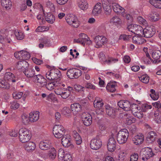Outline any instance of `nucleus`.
Returning <instances> with one entry per match:
<instances>
[{
	"instance_id": "obj_1",
	"label": "nucleus",
	"mask_w": 161,
	"mask_h": 161,
	"mask_svg": "<svg viewBox=\"0 0 161 161\" xmlns=\"http://www.w3.org/2000/svg\"><path fill=\"white\" fill-rule=\"evenodd\" d=\"M61 76L60 71L58 69H52L46 73V77L49 80L60 81Z\"/></svg>"
},
{
	"instance_id": "obj_2",
	"label": "nucleus",
	"mask_w": 161,
	"mask_h": 161,
	"mask_svg": "<svg viewBox=\"0 0 161 161\" xmlns=\"http://www.w3.org/2000/svg\"><path fill=\"white\" fill-rule=\"evenodd\" d=\"M19 140L21 142H27L31 139V133L28 130L22 128L19 130Z\"/></svg>"
},
{
	"instance_id": "obj_3",
	"label": "nucleus",
	"mask_w": 161,
	"mask_h": 161,
	"mask_svg": "<svg viewBox=\"0 0 161 161\" xmlns=\"http://www.w3.org/2000/svg\"><path fill=\"white\" fill-rule=\"evenodd\" d=\"M64 84L62 83L61 86H59L55 90V92L57 95H60L64 99H66L70 95V92L67 88H64Z\"/></svg>"
},
{
	"instance_id": "obj_4",
	"label": "nucleus",
	"mask_w": 161,
	"mask_h": 161,
	"mask_svg": "<svg viewBox=\"0 0 161 161\" xmlns=\"http://www.w3.org/2000/svg\"><path fill=\"white\" fill-rule=\"evenodd\" d=\"M129 136V132L127 129H122L119 131L117 135V140L118 142L120 144L125 143L127 142Z\"/></svg>"
},
{
	"instance_id": "obj_5",
	"label": "nucleus",
	"mask_w": 161,
	"mask_h": 161,
	"mask_svg": "<svg viewBox=\"0 0 161 161\" xmlns=\"http://www.w3.org/2000/svg\"><path fill=\"white\" fill-rule=\"evenodd\" d=\"M67 22L70 25L74 28H77L80 25V22L76 17L72 14H69L65 16Z\"/></svg>"
},
{
	"instance_id": "obj_6",
	"label": "nucleus",
	"mask_w": 161,
	"mask_h": 161,
	"mask_svg": "<svg viewBox=\"0 0 161 161\" xmlns=\"http://www.w3.org/2000/svg\"><path fill=\"white\" fill-rule=\"evenodd\" d=\"M156 29L155 27L152 25L150 27H147L143 29L141 31L142 34L141 36L147 38L152 37L155 33Z\"/></svg>"
},
{
	"instance_id": "obj_7",
	"label": "nucleus",
	"mask_w": 161,
	"mask_h": 161,
	"mask_svg": "<svg viewBox=\"0 0 161 161\" xmlns=\"http://www.w3.org/2000/svg\"><path fill=\"white\" fill-rule=\"evenodd\" d=\"M65 132L64 127L61 125H56L53 127V134L56 138H60L62 137Z\"/></svg>"
},
{
	"instance_id": "obj_8",
	"label": "nucleus",
	"mask_w": 161,
	"mask_h": 161,
	"mask_svg": "<svg viewBox=\"0 0 161 161\" xmlns=\"http://www.w3.org/2000/svg\"><path fill=\"white\" fill-rule=\"evenodd\" d=\"M75 42L81 43L82 44H86L88 45H91L92 42L90 38L87 36L84 33H80L79 35V38L77 39L74 40Z\"/></svg>"
},
{
	"instance_id": "obj_9",
	"label": "nucleus",
	"mask_w": 161,
	"mask_h": 161,
	"mask_svg": "<svg viewBox=\"0 0 161 161\" xmlns=\"http://www.w3.org/2000/svg\"><path fill=\"white\" fill-rule=\"evenodd\" d=\"M141 152L143 154L142 159L144 161H146L154 155L152 149L149 147H146L142 148Z\"/></svg>"
},
{
	"instance_id": "obj_10",
	"label": "nucleus",
	"mask_w": 161,
	"mask_h": 161,
	"mask_svg": "<svg viewBox=\"0 0 161 161\" xmlns=\"http://www.w3.org/2000/svg\"><path fill=\"white\" fill-rule=\"evenodd\" d=\"M81 75V70L77 68L70 69L67 72V76L70 79L77 78Z\"/></svg>"
},
{
	"instance_id": "obj_11",
	"label": "nucleus",
	"mask_w": 161,
	"mask_h": 161,
	"mask_svg": "<svg viewBox=\"0 0 161 161\" xmlns=\"http://www.w3.org/2000/svg\"><path fill=\"white\" fill-rule=\"evenodd\" d=\"M96 44L95 47L98 48L106 44L108 42L107 39L104 36H97L94 39Z\"/></svg>"
},
{
	"instance_id": "obj_12",
	"label": "nucleus",
	"mask_w": 161,
	"mask_h": 161,
	"mask_svg": "<svg viewBox=\"0 0 161 161\" xmlns=\"http://www.w3.org/2000/svg\"><path fill=\"white\" fill-rule=\"evenodd\" d=\"M127 28L129 31L137 35L141 36L142 34L141 31L142 30V27L139 25L130 24L128 25Z\"/></svg>"
},
{
	"instance_id": "obj_13",
	"label": "nucleus",
	"mask_w": 161,
	"mask_h": 161,
	"mask_svg": "<svg viewBox=\"0 0 161 161\" xmlns=\"http://www.w3.org/2000/svg\"><path fill=\"white\" fill-rule=\"evenodd\" d=\"M112 6L113 10L116 13L121 14L123 17L125 16V10L124 8L116 3H112Z\"/></svg>"
},
{
	"instance_id": "obj_14",
	"label": "nucleus",
	"mask_w": 161,
	"mask_h": 161,
	"mask_svg": "<svg viewBox=\"0 0 161 161\" xmlns=\"http://www.w3.org/2000/svg\"><path fill=\"white\" fill-rule=\"evenodd\" d=\"M140 108L137 105L133 104L131 105L130 109L133 114L139 118H142L143 116V114L140 110Z\"/></svg>"
},
{
	"instance_id": "obj_15",
	"label": "nucleus",
	"mask_w": 161,
	"mask_h": 161,
	"mask_svg": "<svg viewBox=\"0 0 161 161\" xmlns=\"http://www.w3.org/2000/svg\"><path fill=\"white\" fill-rule=\"evenodd\" d=\"M81 118L84 124L85 125L88 126L92 124V117L88 113H85L82 114L81 115Z\"/></svg>"
},
{
	"instance_id": "obj_16",
	"label": "nucleus",
	"mask_w": 161,
	"mask_h": 161,
	"mask_svg": "<svg viewBox=\"0 0 161 161\" xmlns=\"http://www.w3.org/2000/svg\"><path fill=\"white\" fill-rule=\"evenodd\" d=\"M102 145V142L99 139L93 138L91 140L90 142V147L94 150L99 149Z\"/></svg>"
},
{
	"instance_id": "obj_17",
	"label": "nucleus",
	"mask_w": 161,
	"mask_h": 161,
	"mask_svg": "<svg viewBox=\"0 0 161 161\" xmlns=\"http://www.w3.org/2000/svg\"><path fill=\"white\" fill-rule=\"evenodd\" d=\"M103 12L102 4L100 3H97L93 7L92 11V14L95 16H97L101 14Z\"/></svg>"
},
{
	"instance_id": "obj_18",
	"label": "nucleus",
	"mask_w": 161,
	"mask_h": 161,
	"mask_svg": "<svg viewBox=\"0 0 161 161\" xmlns=\"http://www.w3.org/2000/svg\"><path fill=\"white\" fill-rule=\"evenodd\" d=\"M144 140V136L140 134L135 136L132 138V141L133 143L137 146L142 144L143 143Z\"/></svg>"
},
{
	"instance_id": "obj_19",
	"label": "nucleus",
	"mask_w": 161,
	"mask_h": 161,
	"mask_svg": "<svg viewBox=\"0 0 161 161\" xmlns=\"http://www.w3.org/2000/svg\"><path fill=\"white\" fill-rule=\"evenodd\" d=\"M118 106L125 111L130 110L131 105L129 101L126 100H121L118 103Z\"/></svg>"
},
{
	"instance_id": "obj_20",
	"label": "nucleus",
	"mask_w": 161,
	"mask_h": 161,
	"mask_svg": "<svg viewBox=\"0 0 161 161\" xmlns=\"http://www.w3.org/2000/svg\"><path fill=\"white\" fill-rule=\"evenodd\" d=\"M116 142L113 135H112L109 138L108 142V151L110 152L114 151L116 147Z\"/></svg>"
},
{
	"instance_id": "obj_21",
	"label": "nucleus",
	"mask_w": 161,
	"mask_h": 161,
	"mask_svg": "<svg viewBox=\"0 0 161 161\" xmlns=\"http://www.w3.org/2000/svg\"><path fill=\"white\" fill-rule=\"evenodd\" d=\"M33 80L37 81L39 85L42 87H44L46 85L47 80L42 75H35Z\"/></svg>"
},
{
	"instance_id": "obj_22",
	"label": "nucleus",
	"mask_w": 161,
	"mask_h": 161,
	"mask_svg": "<svg viewBox=\"0 0 161 161\" xmlns=\"http://www.w3.org/2000/svg\"><path fill=\"white\" fill-rule=\"evenodd\" d=\"M51 142L49 140H43L40 142L39 144V147L42 150H47L50 148Z\"/></svg>"
},
{
	"instance_id": "obj_23",
	"label": "nucleus",
	"mask_w": 161,
	"mask_h": 161,
	"mask_svg": "<svg viewBox=\"0 0 161 161\" xmlns=\"http://www.w3.org/2000/svg\"><path fill=\"white\" fill-rule=\"evenodd\" d=\"M71 139L70 135H66L64 136L62 138V144L64 147H68L71 144Z\"/></svg>"
},
{
	"instance_id": "obj_24",
	"label": "nucleus",
	"mask_w": 161,
	"mask_h": 161,
	"mask_svg": "<svg viewBox=\"0 0 161 161\" xmlns=\"http://www.w3.org/2000/svg\"><path fill=\"white\" fill-rule=\"evenodd\" d=\"M28 65V63L26 61H20L17 63L16 68L20 71H23L26 69V68H27Z\"/></svg>"
},
{
	"instance_id": "obj_25",
	"label": "nucleus",
	"mask_w": 161,
	"mask_h": 161,
	"mask_svg": "<svg viewBox=\"0 0 161 161\" xmlns=\"http://www.w3.org/2000/svg\"><path fill=\"white\" fill-rule=\"evenodd\" d=\"M77 4L78 8L83 10L88 8V4L86 0H77Z\"/></svg>"
},
{
	"instance_id": "obj_26",
	"label": "nucleus",
	"mask_w": 161,
	"mask_h": 161,
	"mask_svg": "<svg viewBox=\"0 0 161 161\" xmlns=\"http://www.w3.org/2000/svg\"><path fill=\"white\" fill-rule=\"evenodd\" d=\"M61 85L62 83L60 81H55L54 82L48 83L47 84H46L45 86L48 90H51L54 88L56 89Z\"/></svg>"
},
{
	"instance_id": "obj_27",
	"label": "nucleus",
	"mask_w": 161,
	"mask_h": 161,
	"mask_svg": "<svg viewBox=\"0 0 161 161\" xmlns=\"http://www.w3.org/2000/svg\"><path fill=\"white\" fill-rule=\"evenodd\" d=\"M71 109L73 114H77L81 109V105L78 103H75L71 105Z\"/></svg>"
},
{
	"instance_id": "obj_28",
	"label": "nucleus",
	"mask_w": 161,
	"mask_h": 161,
	"mask_svg": "<svg viewBox=\"0 0 161 161\" xmlns=\"http://www.w3.org/2000/svg\"><path fill=\"white\" fill-rule=\"evenodd\" d=\"M161 55V53L159 51L153 52L152 54L153 61H152L154 64H158L160 60L159 59Z\"/></svg>"
},
{
	"instance_id": "obj_29",
	"label": "nucleus",
	"mask_w": 161,
	"mask_h": 161,
	"mask_svg": "<svg viewBox=\"0 0 161 161\" xmlns=\"http://www.w3.org/2000/svg\"><path fill=\"white\" fill-rule=\"evenodd\" d=\"M142 36L137 35L134 36L132 38L133 43L137 44H141L145 42L144 38Z\"/></svg>"
},
{
	"instance_id": "obj_30",
	"label": "nucleus",
	"mask_w": 161,
	"mask_h": 161,
	"mask_svg": "<svg viewBox=\"0 0 161 161\" xmlns=\"http://www.w3.org/2000/svg\"><path fill=\"white\" fill-rule=\"evenodd\" d=\"M29 117L31 122H33L37 121L39 117V112L36 111L30 113L29 114Z\"/></svg>"
},
{
	"instance_id": "obj_31",
	"label": "nucleus",
	"mask_w": 161,
	"mask_h": 161,
	"mask_svg": "<svg viewBox=\"0 0 161 161\" xmlns=\"http://www.w3.org/2000/svg\"><path fill=\"white\" fill-rule=\"evenodd\" d=\"M157 136V134L155 132H150L147 137V141L149 143H152L155 141Z\"/></svg>"
},
{
	"instance_id": "obj_32",
	"label": "nucleus",
	"mask_w": 161,
	"mask_h": 161,
	"mask_svg": "<svg viewBox=\"0 0 161 161\" xmlns=\"http://www.w3.org/2000/svg\"><path fill=\"white\" fill-rule=\"evenodd\" d=\"M25 150L28 152H31L34 150L36 147L35 144L31 142H28L25 145Z\"/></svg>"
},
{
	"instance_id": "obj_33",
	"label": "nucleus",
	"mask_w": 161,
	"mask_h": 161,
	"mask_svg": "<svg viewBox=\"0 0 161 161\" xmlns=\"http://www.w3.org/2000/svg\"><path fill=\"white\" fill-rule=\"evenodd\" d=\"M116 83L115 82H110L108 83L106 86V89L108 92H114L116 90L115 86Z\"/></svg>"
},
{
	"instance_id": "obj_34",
	"label": "nucleus",
	"mask_w": 161,
	"mask_h": 161,
	"mask_svg": "<svg viewBox=\"0 0 161 161\" xmlns=\"http://www.w3.org/2000/svg\"><path fill=\"white\" fill-rule=\"evenodd\" d=\"M45 19L48 23L50 24L53 23L55 20L54 16L51 13H48L47 15H45Z\"/></svg>"
},
{
	"instance_id": "obj_35",
	"label": "nucleus",
	"mask_w": 161,
	"mask_h": 161,
	"mask_svg": "<svg viewBox=\"0 0 161 161\" xmlns=\"http://www.w3.org/2000/svg\"><path fill=\"white\" fill-rule=\"evenodd\" d=\"M14 76L12 73L8 72L5 74L4 78L6 80L14 82L16 81V80L14 79Z\"/></svg>"
},
{
	"instance_id": "obj_36",
	"label": "nucleus",
	"mask_w": 161,
	"mask_h": 161,
	"mask_svg": "<svg viewBox=\"0 0 161 161\" xmlns=\"http://www.w3.org/2000/svg\"><path fill=\"white\" fill-rule=\"evenodd\" d=\"M104 14L106 15H109L112 12L111 6L109 4H102Z\"/></svg>"
},
{
	"instance_id": "obj_37",
	"label": "nucleus",
	"mask_w": 161,
	"mask_h": 161,
	"mask_svg": "<svg viewBox=\"0 0 161 161\" xmlns=\"http://www.w3.org/2000/svg\"><path fill=\"white\" fill-rule=\"evenodd\" d=\"M24 73L27 78H32L34 79L35 75V70L34 69H29L27 70L24 71Z\"/></svg>"
},
{
	"instance_id": "obj_38",
	"label": "nucleus",
	"mask_w": 161,
	"mask_h": 161,
	"mask_svg": "<svg viewBox=\"0 0 161 161\" xmlns=\"http://www.w3.org/2000/svg\"><path fill=\"white\" fill-rule=\"evenodd\" d=\"M73 135L76 144L78 145H80L82 142V140L79 134L76 131H74L73 132Z\"/></svg>"
},
{
	"instance_id": "obj_39",
	"label": "nucleus",
	"mask_w": 161,
	"mask_h": 161,
	"mask_svg": "<svg viewBox=\"0 0 161 161\" xmlns=\"http://www.w3.org/2000/svg\"><path fill=\"white\" fill-rule=\"evenodd\" d=\"M1 3L2 6L6 9L8 10L12 6V3L10 0H1Z\"/></svg>"
},
{
	"instance_id": "obj_40",
	"label": "nucleus",
	"mask_w": 161,
	"mask_h": 161,
	"mask_svg": "<svg viewBox=\"0 0 161 161\" xmlns=\"http://www.w3.org/2000/svg\"><path fill=\"white\" fill-rule=\"evenodd\" d=\"M48 156L49 158L52 159L55 158L57 155V151L55 148L52 147L50 148L48 152Z\"/></svg>"
},
{
	"instance_id": "obj_41",
	"label": "nucleus",
	"mask_w": 161,
	"mask_h": 161,
	"mask_svg": "<svg viewBox=\"0 0 161 161\" xmlns=\"http://www.w3.org/2000/svg\"><path fill=\"white\" fill-rule=\"evenodd\" d=\"M149 3L155 8H161V0H149Z\"/></svg>"
},
{
	"instance_id": "obj_42",
	"label": "nucleus",
	"mask_w": 161,
	"mask_h": 161,
	"mask_svg": "<svg viewBox=\"0 0 161 161\" xmlns=\"http://www.w3.org/2000/svg\"><path fill=\"white\" fill-rule=\"evenodd\" d=\"M93 104L94 107L97 108H102L104 104L101 99L97 98L94 100Z\"/></svg>"
},
{
	"instance_id": "obj_43",
	"label": "nucleus",
	"mask_w": 161,
	"mask_h": 161,
	"mask_svg": "<svg viewBox=\"0 0 161 161\" xmlns=\"http://www.w3.org/2000/svg\"><path fill=\"white\" fill-rule=\"evenodd\" d=\"M105 108L106 112L108 115L110 116L114 115V110L113 108L109 105H105Z\"/></svg>"
},
{
	"instance_id": "obj_44",
	"label": "nucleus",
	"mask_w": 161,
	"mask_h": 161,
	"mask_svg": "<svg viewBox=\"0 0 161 161\" xmlns=\"http://www.w3.org/2000/svg\"><path fill=\"white\" fill-rule=\"evenodd\" d=\"M110 21L111 23L115 25H119L121 23V21L120 18L116 16L111 18Z\"/></svg>"
},
{
	"instance_id": "obj_45",
	"label": "nucleus",
	"mask_w": 161,
	"mask_h": 161,
	"mask_svg": "<svg viewBox=\"0 0 161 161\" xmlns=\"http://www.w3.org/2000/svg\"><path fill=\"white\" fill-rule=\"evenodd\" d=\"M40 12L37 16V18L39 20L41 21H43L44 19V15L45 14L44 10L42 7L40 5Z\"/></svg>"
},
{
	"instance_id": "obj_46",
	"label": "nucleus",
	"mask_w": 161,
	"mask_h": 161,
	"mask_svg": "<svg viewBox=\"0 0 161 161\" xmlns=\"http://www.w3.org/2000/svg\"><path fill=\"white\" fill-rule=\"evenodd\" d=\"M10 87L8 82L4 79H0V87L5 89H8Z\"/></svg>"
},
{
	"instance_id": "obj_47",
	"label": "nucleus",
	"mask_w": 161,
	"mask_h": 161,
	"mask_svg": "<svg viewBox=\"0 0 161 161\" xmlns=\"http://www.w3.org/2000/svg\"><path fill=\"white\" fill-rule=\"evenodd\" d=\"M21 120L22 122L25 125H28L31 121L30 117L25 114L22 115Z\"/></svg>"
},
{
	"instance_id": "obj_48",
	"label": "nucleus",
	"mask_w": 161,
	"mask_h": 161,
	"mask_svg": "<svg viewBox=\"0 0 161 161\" xmlns=\"http://www.w3.org/2000/svg\"><path fill=\"white\" fill-rule=\"evenodd\" d=\"M118 157L119 159L124 160L126 155V152L124 150L121 149L119 148L118 149Z\"/></svg>"
},
{
	"instance_id": "obj_49",
	"label": "nucleus",
	"mask_w": 161,
	"mask_h": 161,
	"mask_svg": "<svg viewBox=\"0 0 161 161\" xmlns=\"http://www.w3.org/2000/svg\"><path fill=\"white\" fill-rule=\"evenodd\" d=\"M139 78L140 80L144 83L147 84L149 81V78L147 74H143Z\"/></svg>"
},
{
	"instance_id": "obj_50",
	"label": "nucleus",
	"mask_w": 161,
	"mask_h": 161,
	"mask_svg": "<svg viewBox=\"0 0 161 161\" xmlns=\"http://www.w3.org/2000/svg\"><path fill=\"white\" fill-rule=\"evenodd\" d=\"M150 92L151 93L150 94V95L153 100H156L158 99L159 97V95L158 92H156L153 89L150 90Z\"/></svg>"
},
{
	"instance_id": "obj_51",
	"label": "nucleus",
	"mask_w": 161,
	"mask_h": 161,
	"mask_svg": "<svg viewBox=\"0 0 161 161\" xmlns=\"http://www.w3.org/2000/svg\"><path fill=\"white\" fill-rule=\"evenodd\" d=\"M149 16L151 20L153 21H157L160 19L159 15L157 13L149 14Z\"/></svg>"
},
{
	"instance_id": "obj_52",
	"label": "nucleus",
	"mask_w": 161,
	"mask_h": 161,
	"mask_svg": "<svg viewBox=\"0 0 161 161\" xmlns=\"http://www.w3.org/2000/svg\"><path fill=\"white\" fill-rule=\"evenodd\" d=\"M21 59L28 60L31 57L30 54L27 51L24 50H21Z\"/></svg>"
},
{
	"instance_id": "obj_53",
	"label": "nucleus",
	"mask_w": 161,
	"mask_h": 161,
	"mask_svg": "<svg viewBox=\"0 0 161 161\" xmlns=\"http://www.w3.org/2000/svg\"><path fill=\"white\" fill-rule=\"evenodd\" d=\"M62 114L66 116H69L71 114V111L69 108L65 107L63 108L61 110Z\"/></svg>"
},
{
	"instance_id": "obj_54",
	"label": "nucleus",
	"mask_w": 161,
	"mask_h": 161,
	"mask_svg": "<svg viewBox=\"0 0 161 161\" xmlns=\"http://www.w3.org/2000/svg\"><path fill=\"white\" fill-rule=\"evenodd\" d=\"M15 35L16 38L19 40H22L24 37L25 36L24 33L21 31H15Z\"/></svg>"
},
{
	"instance_id": "obj_55",
	"label": "nucleus",
	"mask_w": 161,
	"mask_h": 161,
	"mask_svg": "<svg viewBox=\"0 0 161 161\" xmlns=\"http://www.w3.org/2000/svg\"><path fill=\"white\" fill-rule=\"evenodd\" d=\"M65 154V153L63 149L62 148L59 149L58 152V159L61 160H63L64 159V157Z\"/></svg>"
},
{
	"instance_id": "obj_56",
	"label": "nucleus",
	"mask_w": 161,
	"mask_h": 161,
	"mask_svg": "<svg viewBox=\"0 0 161 161\" xmlns=\"http://www.w3.org/2000/svg\"><path fill=\"white\" fill-rule=\"evenodd\" d=\"M9 105L10 108L13 109H17L18 108L19 106V104L15 101L10 102Z\"/></svg>"
},
{
	"instance_id": "obj_57",
	"label": "nucleus",
	"mask_w": 161,
	"mask_h": 161,
	"mask_svg": "<svg viewBox=\"0 0 161 161\" xmlns=\"http://www.w3.org/2000/svg\"><path fill=\"white\" fill-rule=\"evenodd\" d=\"M23 95L21 92H15L13 93V96L14 98L15 99H19L21 98Z\"/></svg>"
},
{
	"instance_id": "obj_58",
	"label": "nucleus",
	"mask_w": 161,
	"mask_h": 161,
	"mask_svg": "<svg viewBox=\"0 0 161 161\" xmlns=\"http://www.w3.org/2000/svg\"><path fill=\"white\" fill-rule=\"evenodd\" d=\"M138 158V155L137 153H134L130 156V161H137Z\"/></svg>"
},
{
	"instance_id": "obj_59",
	"label": "nucleus",
	"mask_w": 161,
	"mask_h": 161,
	"mask_svg": "<svg viewBox=\"0 0 161 161\" xmlns=\"http://www.w3.org/2000/svg\"><path fill=\"white\" fill-rule=\"evenodd\" d=\"M152 108L151 105H149L147 104H143L142 106V110L143 112H145Z\"/></svg>"
},
{
	"instance_id": "obj_60",
	"label": "nucleus",
	"mask_w": 161,
	"mask_h": 161,
	"mask_svg": "<svg viewBox=\"0 0 161 161\" xmlns=\"http://www.w3.org/2000/svg\"><path fill=\"white\" fill-rule=\"evenodd\" d=\"M136 120L135 118L133 117H130L126 119V122L127 125H130L132 123H135Z\"/></svg>"
},
{
	"instance_id": "obj_61",
	"label": "nucleus",
	"mask_w": 161,
	"mask_h": 161,
	"mask_svg": "<svg viewBox=\"0 0 161 161\" xmlns=\"http://www.w3.org/2000/svg\"><path fill=\"white\" fill-rule=\"evenodd\" d=\"M138 22L140 24H142L145 25H147V22L146 20L141 16H139L137 18Z\"/></svg>"
},
{
	"instance_id": "obj_62",
	"label": "nucleus",
	"mask_w": 161,
	"mask_h": 161,
	"mask_svg": "<svg viewBox=\"0 0 161 161\" xmlns=\"http://www.w3.org/2000/svg\"><path fill=\"white\" fill-rule=\"evenodd\" d=\"M46 6L47 8H50V10L52 11H54L55 9V7L54 4L51 2L48 1L47 2Z\"/></svg>"
},
{
	"instance_id": "obj_63",
	"label": "nucleus",
	"mask_w": 161,
	"mask_h": 161,
	"mask_svg": "<svg viewBox=\"0 0 161 161\" xmlns=\"http://www.w3.org/2000/svg\"><path fill=\"white\" fill-rule=\"evenodd\" d=\"M118 60V59L114 58H109L106 60L105 62L108 64L114 63L117 62Z\"/></svg>"
},
{
	"instance_id": "obj_64",
	"label": "nucleus",
	"mask_w": 161,
	"mask_h": 161,
	"mask_svg": "<svg viewBox=\"0 0 161 161\" xmlns=\"http://www.w3.org/2000/svg\"><path fill=\"white\" fill-rule=\"evenodd\" d=\"M72 158L70 154L66 152L63 159L64 161H72Z\"/></svg>"
}]
</instances>
